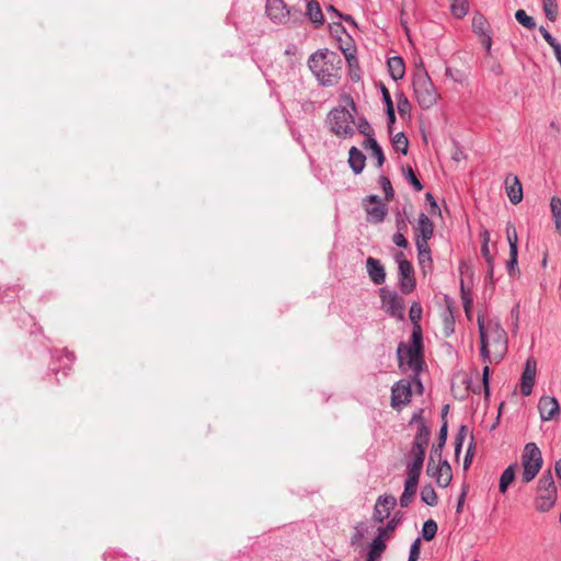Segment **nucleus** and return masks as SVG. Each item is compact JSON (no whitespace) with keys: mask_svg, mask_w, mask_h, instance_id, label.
<instances>
[{"mask_svg":"<svg viewBox=\"0 0 561 561\" xmlns=\"http://www.w3.org/2000/svg\"><path fill=\"white\" fill-rule=\"evenodd\" d=\"M455 149H456V150H455V152L453 153V159H454L455 161H458V162H459V161H461V160H463V159L466 158V157H465V154H463V153L458 149V147H457V146H455Z\"/></svg>","mask_w":561,"mask_h":561,"instance_id":"13d9d810","label":"nucleus"},{"mask_svg":"<svg viewBox=\"0 0 561 561\" xmlns=\"http://www.w3.org/2000/svg\"><path fill=\"white\" fill-rule=\"evenodd\" d=\"M364 207L369 222L379 224L387 215V207L376 195H370L364 201Z\"/></svg>","mask_w":561,"mask_h":561,"instance_id":"9b49d317","label":"nucleus"},{"mask_svg":"<svg viewBox=\"0 0 561 561\" xmlns=\"http://www.w3.org/2000/svg\"><path fill=\"white\" fill-rule=\"evenodd\" d=\"M542 462V455L538 446L535 443L526 444L522 454V480L524 483H529L535 479Z\"/></svg>","mask_w":561,"mask_h":561,"instance_id":"0eeeda50","label":"nucleus"},{"mask_svg":"<svg viewBox=\"0 0 561 561\" xmlns=\"http://www.w3.org/2000/svg\"><path fill=\"white\" fill-rule=\"evenodd\" d=\"M381 92H382V99H383V101H385V103L387 105V115H388V119H389V130L391 131V124L394 123V119H396L393 103H392V100H391V95H390L388 89L385 85H382Z\"/></svg>","mask_w":561,"mask_h":561,"instance_id":"473e14b6","label":"nucleus"},{"mask_svg":"<svg viewBox=\"0 0 561 561\" xmlns=\"http://www.w3.org/2000/svg\"><path fill=\"white\" fill-rule=\"evenodd\" d=\"M426 473L428 477L433 478L440 488L448 486L453 479L451 468L448 461L439 459L436 462L433 456L428 459Z\"/></svg>","mask_w":561,"mask_h":561,"instance_id":"1a4fd4ad","label":"nucleus"},{"mask_svg":"<svg viewBox=\"0 0 561 561\" xmlns=\"http://www.w3.org/2000/svg\"><path fill=\"white\" fill-rule=\"evenodd\" d=\"M516 465L508 466L500 477L499 490L502 494H505L510 484L515 479Z\"/></svg>","mask_w":561,"mask_h":561,"instance_id":"a878e982","label":"nucleus"},{"mask_svg":"<svg viewBox=\"0 0 561 561\" xmlns=\"http://www.w3.org/2000/svg\"><path fill=\"white\" fill-rule=\"evenodd\" d=\"M412 397L411 383L409 380H400L391 389V407L400 410L408 404Z\"/></svg>","mask_w":561,"mask_h":561,"instance_id":"f8f14e48","label":"nucleus"},{"mask_svg":"<svg viewBox=\"0 0 561 561\" xmlns=\"http://www.w3.org/2000/svg\"><path fill=\"white\" fill-rule=\"evenodd\" d=\"M306 16L312 22L316 28H319L324 24V15L317 0H310L307 2Z\"/></svg>","mask_w":561,"mask_h":561,"instance_id":"4be33fe9","label":"nucleus"},{"mask_svg":"<svg viewBox=\"0 0 561 561\" xmlns=\"http://www.w3.org/2000/svg\"><path fill=\"white\" fill-rule=\"evenodd\" d=\"M367 531H368L367 525L365 523H358L354 527V534L351 537V545L355 546V547L360 546Z\"/></svg>","mask_w":561,"mask_h":561,"instance_id":"72a5a7b5","label":"nucleus"},{"mask_svg":"<svg viewBox=\"0 0 561 561\" xmlns=\"http://www.w3.org/2000/svg\"><path fill=\"white\" fill-rule=\"evenodd\" d=\"M419 480L420 476L407 473L404 490L399 500L401 507H409L413 502L417 491Z\"/></svg>","mask_w":561,"mask_h":561,"instance_id":"a211bd4d","label":"nucleus"},{"mask_svg":"<svg viewBox=\"0 0 561 561\" xmlns=\"http://www.w3.org/2000/svg\"><path fill=\"white\" fill-rule=\"evenodd\" d=\"M421 314H422L421 305L417 302L412 304V306L410 308L409 316H410L411 321L414 323V327L420 325L419 320L421 319Z\"/></svg>","mask_w":561,"mask_h":561,"instance_id":"09e8293b","label":"nucleus"},{"mask_svg":"<svg viewBox=\"0 0 561 561\" xmlns=\"http://www.w3.org/2000/svg\"><path fill=\"white\" fill-rule=\"evenodd\" d=\"M382 309L391 317L402 320L404 318V301L393 291L386 288L379 289Z\"/></svg>","mask_w":561,"mask_h":561,"instance_id":"9d476101","label":"nucleus"},{"mask_svg":"<svg viewBox=\"0 0 561 561\" xmlns=\"http://www.w3.org/2000/svg\"><path fill=\"white\" fill-rule=\"evenodd\" d=\"M543 1H545L543 11H545L546 18L551 22L556 21L557 14H558V5H557L556 0H543Z\"/></svg>","mask_w":561,"mask_h":561,"instance_id":"58836bf2","label":"nucleus"},{"mask_svg":"<svg viewBox=\"0 0 561 561\" xmlns=\"http://www.w3.org/2000/svg\"><path fill=\"white\" fill-rule=\"evenodd\" d=\"M413 90L417 103L423 108L432 107L438 98L437 91L424 67H419L413 76Z\"/></svg>","mask_w":561,"mask_h":561,"instance_id":"39448f33","label":"nucleus"},{"mask_svg":"<svg viewBox=\"0 0 561 561\" xmlns=\"http://www.w3.org/2000/svg\"><path fill=\"white\" fill-rule=\"evenodd\" d=\"M373 157L377 160V167L380 168L383 164L385 156L381 147L378 142H367Z\"/></svg>","mask_w":561,"mask_h":561,"instance_id":"a19ab883","label":"nucleus"},{"mask_svg":"<svg viewBox=\"0 0 561 561\" xmlns=\"http://www.w3.org/2000/svg\"><path fill=\"white\" fill-rule=\"evenodd\" d=\"M517 254L518 251L511 252L510 251V260L507 261V270L511 276H515L519 274V270L517 268Z\"/></svg>","mask_w":561,"mask_h":561,"instance_id":"37998d69","label":"nucleus"},{"mask_svg":"<svg viewBox=\"0 0 561 561\" xmlns=\"http://www.w3.org/2000/svg\"><path fill=\"white\" fill-rule=\"evenodd\" d=\"M422 414L423 409H419L417 411H415L411 417L410 424H417V432L415 435H421L430 438L431 432Z\"/></svg>","mask_w":561,"mask_h":561,"instance_id":"bb28decb","label":"nucleus"},{"mask_svg":"<svg viewBox=\"0 0 561 561\" xmlns=\"http://www.w3.org/2000/svg\"><path fill=\"white\" fill-rule=\"evenodd\" d=\"M405 178L407 180L411 183V185L414 187L415 191L420 192L423 190V185L422 183L419 181V179L416 178L414 171L412 170V168H408L407 170V173H405Z\"/></svg>","mask_w":561,"mask_h":561,"instance_id":"de8ad7c7","label":"nucleus"},{"mask_svg":"<svg viewBox=\"0 0 561 561\" xmlns=\"http://www.w3.org/2000/svg\"><path fill=\"white\" fill-rule=\"evenodd\" d=\"M337 28H341L342 31H345L341 23H333L330 25L331 32H337Z\"/></svg>","mask_w":561,"mask_h":561,"instance_id":"69168bd1","label":"nucleus"},{"mask_svg":"<svg viewBox=\"0 0 561 561\" xmlns=\"http://www.w3.org/2000/svg\"><path fill=\"white\" fill-rule=\"evenodd\" d=\"M426 199L430 202L431 204V207H432V211H437L438 210V205L437 203L435 202L433 195L431 193H426Z\"/></svg>","mask_w":561,"mask_h":561,"instance_id":"4d7b16f0","label":"nucleus"},{"mask_svg":"<svg viewBox=\"0 0 561 561\" xmlns=\"http://www.w3.org/2000/svg\"><path fill=\"white\" fill-rule=\"evenodd\" d=\"M480 335V355L486 364L483 368V387L485 394L489 396V364L500 363L507 352V333L496 319H485L479 314L478 319Z\"/></svg>","mask_w":561,"mask_h":561,"instance_id":"f03ea898","label":"nucleus"},{"mask_svg":"<svg viewBox=\"0 0 561 561\" xmlns=\"http://www.w3.org/2000/svg\"><path fill=\"white\" fill-rule=\"evenodd\" d=\"M557 502V486L552 473L545 472L537 484L535 507L539 512L550 511Z\"/></svg>","mask_w":561,"mask_h":561,"instance_id":"423d86ee","label":"nucleus"},{"mask_svg":"<svg viewBox=\"0 0 561 561\" xmlns=\"http://www.w3.org/2000/svg\"><path fill=\"white\" fill-rule=\"evenodd\" d=\"M419 558H420V539H416L410 548L409 561H417Z\"/></svg>","mask_w":561,"mask_h":561,"instance_id":"603ef678","label":"nucleus"},{"mask_svg":"<svg viewBox=\"0 0 561 561\" xmlns=\"http://www.w3.org/2000/svg\"><path fill=\"white\" fill-rule=\"evenodd\" d=\"M386 549V542L375 537L370 543L367 561H378Z\"/></svg>","mask_w":561,"mask_h":561,"instance_id":"cd10ccee","label":"nucleus"},{"mask_svg":"<svg viewBox=\"0 0 561 561\" xmlns=\"http://www.w3.org/2000/svg\"><path fill=\"white\" fill-rule=\"evenodd\" d=\"M396 505L397 499L393 495H380L374 506L373 519L377 523H382L390 516V513Z\"/></svg>","mask_w":561,"mask_h":561,"instance_id":"ddd939ff","label":"nucleus"},{"mask_svg":"<svg viewBox=\"0 0 561 561\" xmlns=\"http://www.w3.org/2000/svg\"><path fill=\"white\" fill-rule=\"evenodd\" d=\"M428 440H430L428 437L415 435L411 449L423 450L425 453V448L428 445Z\"/></svg>","mask_w":561,"mask_h":561,"instance_id":"c03bdc74","label":"nucleus"},{"mask_svg":"<svg viewBox=\"0 0 561 561\" xmlns=\"http://www.w3.org/2000/svg\"><path fill=\"white\" fill-rule=\"evenodd\" d=\"M367 273L371 282L381 285L386 280V271L381 262L375 257H368L366 261Z\"/></svg>","mask_w":561,"mask_h":561,"instance_id":"aec40b11","label":"nucleus"},{"mask_svg":"<svg viewBox=\"0 0 561 561\" xmlns=\"http://www.w3.org/2000/svg\"><path fill=\"white\" fill-rule=\"evenodd\" d=\"M339 19H342L343 21H345V22H347V23H350V24L354 25L355 27L357 26V24H356L355 20H354V19H353V16H352V15H350V14H343V13H342V16H339Z\"/></svg>","mask_w":561,"mask_h":561,"instance_id":"bf43d9fd","label":"nucleus"},{"mask_svg":"<svg viewBox=\"0 0 561 561\" xmlns=\"http://www.w3.org/2000/svg\"><path fill=\"white\" fill-rule=\"evenodd\" d=\"M505 191L510 202L514 205L523 201V187L518 178L514 174H508L504 181Z\"/></svg>","mask_w":561,"mask_h":561,"instance_id":"6ab92c4d","label":"nucleus"},{"mask_svg":"<svg viewBox=\"0 0 561 561\" xmlns=\"http://www.w3.org/2000/svg\"><path fill=\"white\" fill-rule=\"evenodd\" d=\"M415 244L428 243L434 234V224L425 214H420L414 227Z\"/></svg>","mask_w":561,"mask_h":561,"instance_id":"4468645a","label":"nucleus"},{"mask_svg":"<svg viewBox=\"0 0 561 561\" xmlns=\"http://www.w3.org/2000/svg\"><path fill=\"white\" fill-rule=\"evenodd\" d=\"M447 438V423L444 422L440 430H439V437H438V448H442Z\"/></svg>","mask_w":561,"mask_h":561,"instance_id":"5fc2aeb1","label":"nucleus"},{"mask_svg":"<svg viewBox=\"0 0 561 561\" xmlns=\"http://www.w3.org/2000/svg\"><path fill=\"white\" fill-rule=\"evenodd\" d=\"M428 440H430L428 437L415 435L411 449L423 450L425 453V448L428 445Z\"/></svg>","mask_w":561,"mask_h":561,"instance_id":"a18cd8bd","label":"nucleus"},{"mask_svg":"<svg viewBox=\"0 0 561 561\" xmlns=\"http://www.w3.org/2000/svg\"><path fill=\"white\" fill-rule=\"evenodd\" d=\"M357 106L348 93L340 95V104L332 108L327 116V125L339 138H353L356 133L365 140H376L373 126L364 116H357Z\"/></svg>","mask_w":561,"mask_h":561,"instance_id":"f257e3e1","label":"nucleus"},{"mask_svg":"<svg viewBox=\"0 0 561 561\" xmlns=\"http://www.w3.org/2000/svg\"><path fill=\"white\" fill-rule=\"evenodd\" d=\"M424 457L425 453L423 450L411 449L407 461V473L421 476Z\"/></svg>","mask_w":561,"mask_h":561,"instance_id":"412c9836","label":"nucleus"},{"mask_svg":"<svg viewBox=\"0 0 561 561\" xmlns=\"http://www.w3.org/2000/svg\"><path fill=\"white\" fill-rule=\"evenodd\" d=\"M405 227H407V225H405V222L403 220L398 222V230H401V229H403ZM392 241L399 248H407L408 247V240L404 237V234L402 232H400V231H398L397 233L393 234Z\"/></svg>","mask_w":561,"mask_h":561,"instance_id":"ea45409f","label":"nucleus"},{"mask_svg":"<svg viewBox=\"0 0 561 561\" xmlns=\"http://www.w3.org/2000/svg\"><path fill=\"white\" fill-rule=\"evenodd\" d=\"M481 39L482 45L485 47L486 51L490 53L491 46H492V37L491 34H484L482 36H479Z\"/></svg>","mask_w":561,"mask_h":561,"instance_id":"6e6d98bb","label":"nucleus"},{"mask_svg":"<svg viewBox=\"0 0 561 561\" xmlns=\"http://www.w3.org/2000/svg\"><path fill=\"white\" fill-rule=\"evenodd\" d=\"M437 533V524L433 519H428L424 523L422 529V536L425 540H432Z\"/></svg>","mask_w":561,"mask_h":561,"instance_id":"4c0bfd02","label":"nucleus"},{"mask_svg":"<svg viewBox=\"0 0 561 561\" xmlns=\"http://www.w3.org/2000/svg\"><path fill=\"white\" fill-rule=\"evenodd\" d=\"M537 373V363L535 358L529 357L527 358L524 367V371L522 374L520 378V392L524 396H529L533 391V387L535 383Z\"/></svg>","mask_w":561,"mask_h":561,"instance_id":"dca6fc26","label":"nucleus"},{"mask_svg":"<svg viewBox=\"0 0 561 561\" xmlns=\"http://www.w3.org/2000/svg\"><path fill=\"white\" fill-rule=\"evenodd\" d=\"M366 157L357 148L352 147L348 154V163L355 174H359L365 168Z\"/></svg>","mask_w":561,"mask_h":561,"instance_id":"b1692460","label":"nucleus"},{"mask_svg":"<svg viewBox=\"0 0 561 561\" xmlns=\"http://www.w3.org/2000/svg\"><path fill=\"white\" fill-rule=\"evenodd\" d=\"M556 473L558 476L559 479H561V459H559L557 462H556Z\"/></svg>","mask_w":561,"mask_h":561,"instance_id":"0e129e2a","label":"nucleus"},{"mask_svg":"<svg viewBox=\"0 0 561 561\" xmlns=\"http://www.w3.org/2000/svg\"><path fill=\"white\" fill-rule=\"evenodd\" d=\"M397 145V150L401 151L403 154L408 152L409 142H394Z\"/></svg>","mask_w":561,"mask_h":561,"instance_id":"052dcab7","label":"nucleus"},{"mask_svg":"<svg viewBox=\"0 0 561 561\" xmlns=\"http://www.w3.org/2000/svg\"><path fill=\"white\" fill-rule=\"evenodd\" d=\"M266 14L275 23H286L290 11L283 0H266Z\"/></svg>","mask_w":561,"mask_h":561,"instance_id":"2eb2a0df","label":"nucleus"},{"mask_svg":"<svg viewBox=\"0 0 561 561\" xmlns=\"http://www.w3.org/2000/svg\"><path fill=\"white\" fill-rule=\"evenodd\" d=\"M515 19L517 20L518 23H520L528 30H534L536 27L535 20L522 9L515 12Z\"/></svg>","mask_w":561,"mask_h":561,"instance_id":"e433bc0d","label":"nucleus"},{"mask_svg":"<svg viewBox=\"0 0 561 561\" xmlns=\"http://www.w3.org/2000/svg\"><path fill=\"white\" fill-rule=\"evenodd\" d=\"M388 70L394 81L401 80L405 73L403 58L400 56L390 57L387 61Z\"/></svg>","mask_w":561,"mask_h":561,"instance_id":"5701e85b","label":"nucleus"},{"mask_svg":"<svg viewBox=\"0 0 561 561\" xmlns=\"http://www.w3.org/2000/svg\"><path fill=\"white\" fill-rule=\"evenodd\" d=\"M550 208L554 219L556 229L561 233V199L553 196L550 201Z\"/></svg>","mask_w":561,"mask_h":561,"instance_id":"c756f323","label":"nucleus"},{"mask_svg":"<svg viewBox=\"0 0 561 561\" xmlns=\"http://www.w3.org/2000/svg\"><path fill=\"white\" fill-rule=\"evenodd\" d=\"M489 23L483 14L476 13L472 18V30L478 36L490 33L488 31Z\"/></svg>","mask_w":561,"mask_h":561,"instance_id":"c85d7f7f","label":"nucleus"},{"mask_svg":"<svg viewBox=\"0 0 561 561\" xmlns=\"http://www.w3.org/2000/svg\"><path fill=\"white\" fill-rule=\"evenodd\" d=\"M538 410L543 422L554 419L559 412V402L554 397H541L538 402Z\"/></svg>","mask_w":561,"mask_h":561,"instance_id":"f3484780","label":"nucleus"},{"mask_svg":"<svg viewBox=\"0 0 561 561\" xmlns=\"http://www.w3.org/2000/svg\"><path fill=\"white\" fill-rule=\"evenodd\" d=\"M397 525L398 522L396 518L390 519L385 527L378 528L376 537L386 542V540L389 539L393 534Z\"/></svg>","mask_w":561,"mask_h":561,"instance_id":"f704fd0d","label":"nucleus"},{"mask_svg":"<svg viewBox=\"0 0 561 561\" xmlns=\"http://www.w3.org/2000/svg\"><path fill=\"white\" fill-rule=\"evenodd\" d=\"M482 239H483V244H489V241H490V233L488 230H483L482 232Z\"/></svg>","mask_w":561,"mask_h":561,"instance_id":"e2e57ef3","label":"nucleus"},{"mask_svg":"<svg viewBox=\"0 0 561 561\" xmlns=\"http://www.w3.org/2000/svg\"><path fill=\"white\" fill-rule=\"evenodd\" d=\"M463 499H465V493L461 494L459 501H458V504H457V512L460 513L461 510H462V505H463Z\"/></svg>","mask_w":561,"mask_h":561,"instance_id":"338daca9","label":"nucleus"},{"mask_svg":"<svg viewBox=\"0 0 561 561\" xmlns=\"http://www.w3.org/2000/svg\"><path fill=\"white\" fill-rule=\"evenodd\" d=\"M408 140L403 133H398L392 140Z\"/></svg>","mask_w":561,"mask_h":561,"instance_id":"774afa93","label":"nucleus"},{"mask_svg":"<svg viewBox=\"0 0 561 561\" xmlns=\"http://www.w3.org/2000/svg\"><path fill=\"white\" fill-rule=\"evenodd\" d=\"M328 12L333 13L337 18L342 16V13L337 9H335L333 5L328 7Z\"/></svg>","mask_w":561,"mask_h":561,"instance_id":"680f3d73","label":"nucleus"},{"mask_svg":"<svg viewBox=\"0 0 561 561\" xmlns=\"http://www.w3.org/2000/svg\"><path fill=\"white\" fill-rule=\"evenodd\" d=\"M379 182L385 192L386 199L387 201L392 199L394 192H393V188L391 186L389 179L387 176H380Z\"/></svg>","mask_w":561,"mask_h":561,"instance_id":"49530a36","label":"nucleus"},{"mask_svg":"<svg viewBox=\"0 0 561 561\" xmlns=\"http://www.w3.org/2000/svg\"><path fill=\"white\" fill-rule=\"evenodd\" d=\"M398 111L401 115H404L410 111V103L402 93L398 98Z\"/></svg>","mask_w":561,"mask_h":561,"instance_id":"3c124183","label":"nucleus"},{"mask_svg":"<svg viewBox=\"0 0 561 561\" xmlns=\"http://www.w3.org/2000/svg\"><path fill=\"white\" fill-rule=\"evenodd\" d=\"M506 238L510 245V251L515 252L518 251V237L515 226L512 222H508L506 226Z\"/></svg>","mask_w":561,"mask_h":561,"instance_id":"c9c22d12","label":"nucleus"},{"mask_svg":"<svg viewBox=\"0 0 561 561\" xmlns=\"http://www.w3.org/2000/svg\"><path fill=\"white\" fill-rule=\"evenodd\" d=\"M415 245L417 249V260L420 267L423 271H425L426 268H432L431 249L428 243H420Z\"/></svg>","mask_w":561,"mask_h":561,"instance_id":"393cba45","label":"nucleus"},{"mask_svg":"<svg viewBox=\"0 0 561 561\" xmlns=\"http://www.w3.org/2000/svg\"><path fill=\"white\" fill-rule=\"evenodd\" d=\"M469 10V4L467 0H453L450 4L451 14L456 19H462Z\"/></svg>","mask_w":561,"mask_h":561,"instance_id":"2f4dec72","label":"nucleus"},{"mask_svg":"<svg viewBox=\"0 0 561 561\" xmlns=\"http://www.w3.org/2000/svg\"><path fill=\"white\" fill-rule=\"evenodd\" d=\"M539 32L545 41L549 44V46L553 49V51L561 47V44L550 34V32L545 26H540Z\"/></svg>","mask_w":561,"mask_h":561,"instance_id":"79ce46f5","label":"nucleus"},{"mask_svg":"<svg viewBox=\"0 0 561 561\" xmlns=\"http://www.w3.org/2000/svg\"><path fill=\"white\" fill-rule=\"evenodd\" d=\"M481 252H482V255L484 256V259L486 260V262L489 264L490 272L492 273L493 257H492V255L490 253L489 244H482Z\"/></svg>","mask_w":561,"mask_h":561,"instance_id":"864d4df0","label":"nucleus"},{"mask_svg":"<svg viewBox=\"0 0 561 561\" xmlns=\"http://www.w3.org/2000/svg\"><path fill=\"white\" fill-rule=\"evenodd\" d=\"M394 259L399 268V285L403 294H410L415 288L414 268L412 264L405 259L403 252H397Z\"/></svg>","mask_w":561,"mask_h":561,"instance_id":"6e6552de","label":"nucleus"},{"mask_svg":"<svg viewBox=\"0 0 561 561\" xmlns=\"http://www.w3.org/2000/svg\"><path fill=\"white\" fill-rule=\"evenodd\" d=\"M467 433H468V430L465 425H462L460 428H459V432L456 436V442H455V451H456V455H459L460 450H461V447H462V444H463V440L467 436Z\"/></svg>","mask_w":561,"mask_h":561,"instance_id":"8fccbe9b","label":"nucleus"},{"mask_svg":"<svg viewBox=\"0 0 561 561\" xmlns=\"http://www.w3.org/2000/svg\"><path fill=\"white\" fill-rule=\"evenodd\" d=\"M422 330L420 325H415L412 330L411 341L400 343L397 350L399 367L402 371H411L419 376L423 366L422 358Z\"/></svg>","mask_w":561,"mask_h":561,"instance_id":"20e7f679","label":"nucleus"},{"mask_svg":"<svg viewBox=\"0 0 561 561\" xmlns=\"http://www.w3.org/2000/svg\"><path fill=\"white\" fill-rule=\"evenodd\" d=\"M343 60L341 56L329 49H320L308 58V67L322 87H333L341 78Z\"/></svg>","mask_w":561,"mask_h":561,"instance_id":"7ed1b4c3","label":"nucleus"},{"mask_svg":"<svg viewBox=\"0 0 561 561\" xmlns=\"http://www.w3.org/2000/svg\"><path fill=\"white\" fill-rule=\"evenodd\" d=\"M421 500L428 506L437 505L438 497L431 484H426L421 490Z\"/></svg>","mask_w":561,"mask_h":561,"instance_id":"7c9ffc66","label":"nucleus"}]
</instances>
